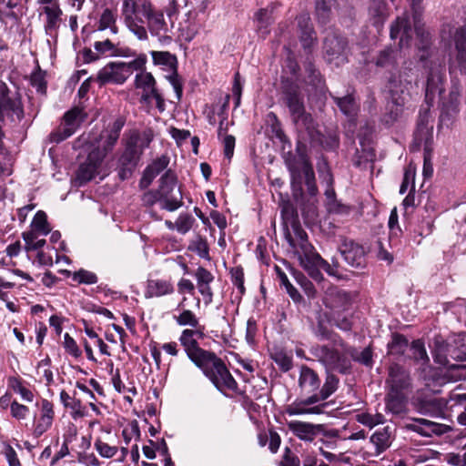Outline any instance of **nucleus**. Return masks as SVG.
I'll return each mask as SVG.
<instances>
[{"label": "nucleus", "mask_w": 466, "mask_h": 466, "mask_svg": "<svg viewBox=\"0 0 466 466\" xmlns=\"http://www.w3.org/2000/svg\"><path fill=\"white\" fill-rule=\"evenodd\" d=\"M461 92L458 86L452 85L448 97L442 102L440 116L441 124L451 122L459 112Z\"/></svg>", "instance_id": "27"}, {"label": "nucleus", "mask_w": 466, "mask_h": 466, "mask_svg": "<svg viewBox=\"0 0 466 466\" xmlns=\"http://www.w3.org/2000/svg\"><path fill=\"white\" fill-rule=\"evenodd\" d=\"M396 62V52L391 48H387L380 52L375 64L377 66L389 67L394 66Z\"/></svg>", "instance_id": "60"}, {"label": "nucleus", "mask_w": 466, "mask_h": 466, "mask_svg": "<svg viewBox=\"0 0 466 466\" xmlns=\"http://www.w3.org/2000/svg\"><path fill=\"white\" fill-rule=\"evenodd\" d=\"M36 406L39 407V417L35 416L33 435L39 438L52 427L55 410L54 404L46 399H42L39 403H36Z\"/></svg>", "instance_id": "19"}, {"label": "nucleus", "mask_w": 466, "mask_h": 466, "mask_svg": "<svg viewBox=\"0 0 466 466\" xmlns=\"http://www.w3.org/2000/svg\"><path fill=\"white\" fill-rule=\"evenodd\" d=\"M72 279L78 284L92 285L97 282L98 278L94 272L79 269L73 273Z\"/></svg>", "instance_id": "62"}, {"label": "nucleus", "mask_w": 466, "mask_h": 466, "mask_svg": "<svg viewBox=\"0 0 466 466\" xmlns=\"http://www.w3.org/2000/svg\"><path fill=\"white\" fill-rule=\"evenodd\" d=\"M281 101L288 107L290 118L298 128L308 132L314 129V119L306 111L304 95L299 84L284 81L281 86Z\"/></svg>", "instance_id": "3"}, {"label": "nucleus", "mask_w": 466, "mask_h": 466, "mask_svg": "<svg viewBox=\"0 0 466 466\" xmlns=\"http://www.w3.org/2000/svg\"><path fill=\"white\" fill-rule=\"evenodd\" d=\"M94 446L98 454L101 457L106 459L113 458L118 451V448L116 446L109 445L101 439H96L94 443Z\"/></svg>", "instance_id": "61"}, {"label": "nucleus", "mask_w": 466, "mask_h": 466, "mask_svg": "<svg viewBox=\"0 0 466 466\" xmlns=\"http://www.w3.org/2000/svg\"><path fill=\"white\" fill-rule=\"evenodd\" d=\"M174 292L171 281L166 279H149L145 292L146 298L162 297Z\"/></svg>", "instance_id": "34"}, {"label": "nucleus", "mask_w": 466, "mask_h": 466, "mask_svg": "<svg viewBox=\"0 0 466 466\" xmlns=\"http://www.w3.org/2000/svg\"><path fill=\"white\" fill-rule=\"evenodd\" d=\"M8 386L15 392L20 394L22 399L25 401H33L34 393L25 387L23 380L19 377H9L8 378Z\"/></svg>", "instance_id": "52"}, {"label": "nucleus", "mask_w": 466, "mask_h": 466, "mask_svg": "<svg viewBox=\"0 0 466 466\" xmlns=\"http://www.w3.org/2000/svg\"><path fill=\"white\" fill-rule=\"evenodd\" d=\"M117 14L116 10L106 8L98 20L97 30L104 31L109 29L113 35L118 33V27L116 25Z\"/></svg>", "instance_id": "42"}, {"label": "nucleus", "mask_w": 466, "mask_h": 466, "mask_svg": "<svg viewBox=\"0 0 466 466\" xmlns=\"http://www.w3.org/2000/svg\"><path fill=\"white\" fill-rule=\"evenodd\" d=\"M339 252L345 262L353 269L361 270L367 266L364 248L353 240H344L339 246Z\"/></svg>", "instance_id": "15"}, {"label": "nucleus", "mask_w": 466, "mask_h": 466, "mask_svg": "<svg viewBox=\"0 0 466 466\" xmlns=\"http://www.w3.org/2000/svg\"><path fill=\"white\" fill-rule=\"evenodd\" d=\"M405 429L417 432L423 437L441 435L448 431L447 425L420 418L410 419V422L405 425Z\"/></svg>", "instance_id": "24"}, {"label": "nucleus", "mask_w": 466, "mask_h": 466, "mask_svg": "<svg viewBox=\"0 0 466 466\" xmlns=\"http://www.w3.org/2000/svg\"><path fill=\"white\" fill-rule=\"evenodd\" d=\"M333 340L341 348V350L329 345L316 344L310 348L309 352L326 370H336L343 374L348 373L351 369L350 359L346 354L348 345L339 338Z\"/></svg>", "instance_id": "5"}, {"label": "nucleus", "mask_w": 466, "mask_h": 466, "mask_svg": "<svg viewBox=\"0 0 466 466\" xmlns=\"http://www.w3.org/2000/svg\"><path fill=\"white\" fill-rule=\"evenodd\" d=\"M104 156L98 151L90 152L85 162L80 164L76 173V182L83 186L91 181L98 173Z\"/></svg>", "instance_id": "16"}, {"label": "nucleus", "mask_w": 466, "mask_h": 466, "mask_svg": "<svg viewBox=\"0 0 466 466\" xmlns=\"http://www.w3.org/2000/svg\"><path fill=\"white\" fill-rule=\"evenodd\" d=\"M408 393L390 390L385 397V409L393 415H403L407 412Z\"/></svg>", "instance_id": "29"}, {"label": "nucleus", "mask_w": 466, "mask_h": 466, "mask_svg": "<svg viewBox=\"0 0 466 466\" xmlns=\"http://www.w3.org/2000/svg\"><path fill=\"white\" fill-rule=\"evenodd\" d=\"M451 57L461 72H466V21L451 35Z\"/></svg>", "instance_id": "18"}, {"label": "nucleus", "mask_w": 466, "mask_h": 466, "mask_svg": "<svg viewBox=\"0 0 466 466\" xmlns=\"http://www.w3.org/2000/svg\"><path fill=\"white\" fill-rule=\"evenodd\" d=\"M412 28L407 15L400 16L390 26L391 39L400 38L399 46L400 48L409 46L412 37Z\"/></svg>", "instance_id": "28"}, {"label": "nucleus", "mask_w": 466, "mask_h": 466, "mask_svg": "<svg viewBox=\"0 0 466 466\" xmlns=\"http://www.w3.org/2000/svg\"><path fill=\"white\" fill-rule=\"evenodd\" d=\"M299 30V40L302 47L310 53L317 43V35L313 28L309 14H301L297 17Z\"/></svg>", "instance_id": "26"}, {"label": "nucleus", "mask_w": 466, "mask_h": 466, "mask_svg": "<svg viewBox=\"0 0 466 466\" xmlns=\"http://www.w3.org/2000/svg\"><path fill=\"white\" fill-rule=\"evenodd\" d=\"M188 249L197 253L202 258L210 259L208 241L200 235L196 236V238L190 241Z\"/></svg>", "instance_id": "51"}, {"label": "nucleus", "mask_w": 466, "mask_h": 466, "mask_svg": "<svg viewBox=\"0 0 466 466\" xmlns=\"http://www.w3.org/2000/svg\"><path fill=\"white\" fill-rule=\"evenodd\" d=\"M414 73L411 68H405L398 76L389 78L388 87L392 103L396 106L395 111L391 110L392 118L397 119L402 112V107L409 101L410 90L414 81Z\"/></svg>", "instance_id": "6"}, {"label": "nucleus", "mask_w": 466, "mask_h": 466, "mask_svg": "<svg viewBox=\"0 0 466 466\" xmlns=\"http://www.w3.org/2000/svg\"><path fill=\"white\" fill-rule=\"evenodd\" d=\"M153 62L156 65L167 66L169 68L176 69L177 60L176 56L167 51H152L151 52Z\"/></svg>", "instance_id": "54"}, {"label": "nucleus", "mask_w": 466, "mask_h": 466, "mask_svg": "<svg viewBox=\"0 0 466 466\" xmlns=\"http://www.w3.org/2000/svg\"><path fill=\"white\" fill-rule=\"evenodd\" d=\"M280 213L282 218L284 238H286V232H291L293 237L306 232L299 220L298 212L291 202L282 201L280 203Z\"/></svg>", "instance_id": "23"}, {"label": "nucleus", "mask_w": 466, "mask_h": 466, "mask_svg": "<svg viewBox=\"0 0 466 466\" xmlns=\"http://www.w3.org/2000/svg\"><path fill=\"white\" fill-rule=\"evenodd\" d=\"M347 357L352 359L367 367H371L373 364L372 350L370 347L365 348L363 350L359 351L356 348L348 346L346 349Z\"/></svg>", "instance_id": "44"}, {"label": "nucleus", "mask_w": 466, "mask_h": 466, "mask_svg": "<svg viewBox=\"0 0 466 466\" xmlns=\"http://www.w3.org/2000/svg\"><path fill=\"white\" fill-rule=\"evenodd\" d=\"M125 125V121L122 117L116 119L111 125L108 126L105 131L103 137L105 138L103 150L105 155L111 151L119 138L120 132Z\"/></svg>", "instance_id": "36"}, {"label": "nucleus", "mask_w": 466, "mask_h": 466, "mask_svg": "<svg viewBox=\"0 0 466 466\" xmlns=\"http://www.w3.org/2000/svg\"><path fill=\"white\" fill-rule=\"evenodd\" d=\"M179 326H190L196 329L199 328V321L197 316L189 309H184L178 316L175 317Z\"/></svg>", "instance_id": "58"}, {"label": "nucleus", "mask_w": 466, "mask_h": 466, "mask_svg": "<svg viewBox=\"0 0 466 466\" xmlns=\"http://www.w3.org/2000/svg\"><path fill=\"white\" fill-rule=\"evenodd\" d=\"M204 338L202 329H186L178 339L187 358L220 391H236L238 383L230 374L225 362L213 351L202 349L198 339Z\"/></svg>", "instance_id": "2"}, {"label": "nucleus", "mask_w": 466, "mask_h": 466, "mask_svg": "<svg viewBox=\"0 0 466 466\" xmlns=\"http://www.w3.org/2000/svg\"><path fill=\"white\" fill-rule=\"evenodd\" d=\"M327 178H328V184L329 187L325 190V197H326V207L329 212L332 213H341L344 212L346 207L342 204H340L336 199V193L334 188L332 187V177L330 173H327Z\"/></svg>", "instance_id": "43"}, {"label": "nucleus", "mask_w": 466, "mask_h": 466, "mask_svg": "<svg viewBox=\"0 0 466 466\" xmlns=\"http://www.w3.org/2000/svg\"><path fill=\"white\" fill-rule=\"evenodd\" d=\"M168 164L169 157L167 156L163 155L156 158L144 170L143 176L139 181V187L143 189L148 187L154 178L165 170Z\"/></svg>", "instance_id": "31"}, {"label": "nucleus", "mask_w": 466, "mask_h": 466, "mask_svg": "<svg viewBox=\"0 0 466 466\" xmlns=\"http://www.w3.org/2000/svg\"><path fill=\"white\" fill-rule=\"evenodd\" d=\"M409 345L407 338L399 333L392 335L391 341L388 344L390 354L402 355L406 351Z\"/></svg>", "instance_id": "56"}, {"label": "nucleus", "mask_w": 466, "mask_h": 466, "mask_svg": "<svg viewBox=\"0 0 466 466\" xmlns=\"http://www.w3.org/2000/svg\"><path fill=\"white\" fill-rule=\"evenodd\" d=\"M60 401L65 408L71 410V417L77 420L86 416V407L79 399L70 396L66 390L60 392Z\"/></svg>", "instance_id": "37"}, {"label": "nucleus", "mask_w": 466, "mask_h": 466, "mask_svg": "<svg viewBox=\"0 0 466 466\" xmlns=\"http://www.w3.org/2000/svg\"><path fill=\"white\" fill-rule=\"evenodd\" d=\"M138 140L137 136H133L127 140L125 150L119 158L120 166L137 167L142 154V149L138 147Z\"/></svg>", "instance_id": "32"}, {"label": "nucleus", "mask_w": 466, "mask_h": 466, "mask_svg": "<svg viewBox=\"0 0 466 466\" xmlns=\"http://www.w3.org/2000/svg\"><path fill=\"white\" fill-rule=\"evenodd\" d=\"M333 5L334 0L316 1V15L319 24L326 25L329 21Z\"/></svg>", "instance_id": "49"}, {"label": "nucleus", "mask_w": 466, "mask_h": 466, "mask_svg": "<svg viewBox=\"0 0 466 466\" xmlns=\"http://www.w3.org/2000/svg\"><path fill=\"white\" fill-rule=\"evenodd\" d=\"M44 13L46 15V30H55L58 27L61 15L63 14L59 3H55L53 5H46Z\"/></svg>", "instance_id": "45"}, {"label": "nucleus", "mask_w": 466, "mask_h": 466, "mask_svg": "<svg viewBox=\"0 0 466 466\" xmlns=\"http://www.w3.org/2000/svg\"><path fill=\"white\" fill-rule=\"evenodd\" d=\"M135 87L141 89L140 103L150 106L152 100L156 101V106L159 112H164L166 104L163 95L157 87V82L149 72H139L136 75L134 81Z\"/></svg>", "instance_id": "11"}, {"label": "nucleus", "mask_w": 466, "mask_h": 466, "mask_svg": "<svg viewBox=\"0 0 466 466\" xmlns=\"http://www.w3.org/2000/svg\"><path fill=\"white\" fill-rule=\"evenodd\" d=\"M30 83L38 93L46 95V81L45 78V73L40 69L32 73L30 77Z\"/></svg>", "instance_id": "63"}, {"label": "nucleus", "mask_w": 466, "mask_h": 466, "mask_svg": "<svg viewBox=\"0 0 466 466\" xmlns=\"http://www.w3.org/2000/svg\"><path fill=\"white\" fill-rule=\"evenodd\" d=\"M347 46V41L344 37L334 33L329 34L324 40V51L329 60L341 56Z\"/></svg>", "instance_id": "33"}, {"label": "nucleus", "mask_w": 466, "mask_h": 466, "mask_svg": "<svg viewBox=\"0 0 466 466\" xmlns=\"http://www.w3.org/2000/svg\"><path fill=\"white\" fill-rule=\"evenodd\" d=\"M194 222L195 218L190 214H180L176 220V229L180 234H186L191 229Z\"/></svg>", "instance_id": "64"}, {"label": "nucleus", "mask_w": 466, "mask_h": 466, "mask_svg": "<svg viewBox=\"0 0 466 466\" xmlns=\"http://www.w3.org/2000/svg\"><path fill=\"white\" fill-rule=\"evenodd\" d=\"M5 116L19 123L25 112L19 94L12 92L5 83H0V118Z\"/></svg>", "instance_id": "13"}, {"label": "nucleus", "mask_w": 466, "mask_h": 466, "mask_svg": "<svg viewBox=\"0 0 466 466\" xmlns=\"http://www.w3.org/2000/svg\"><path fill=\"white\" fill-rule=\"evenodd\" d=\"M86 118L84 109L75 106L64 114L60 126L49 135L53 143H60L70 137Z\"/></svg>", "instance_id": "12"}, {"label": "nucleus", "mask_w": 466, "mask_h": 466, "mask_svg": "<svg viewBox=\"0 0 466 466\" xmlns=\"http://www.w3.org/2000/svg\"><path fill=\"white\" fill-rule=\"evenodd\" d=\"M158 193L161 198L162 208L168 211H175L179 208L182 202L180 188H177V176L171 169H168L159 179Z\"/></svg>", "instance_id": "10"}, {"label": "nucleus", "mask_w": 466, "mask_h": 466, "mask_svg": "<svg viewBox=\"0 0 466 466\" xmlns=\"http://www.w3.org/2000/svg\"><path fill=\"white\" fill-rule=\"evenodd\" d=\"M271 358L283 372L289 371L293 366L292 357L283 350L272 353Z\"/></svg>", "instance_id": "59"}, {"label": "nucleus", "mask_w": 466, "mask_h": 466, "mask_svg": "<svg viewBox=\"0 0 466 466\" xmlns=\"http://www.w3.org/2000/svg\"><path fill=\"white\" fill-rule=\"evenodd\" d=\"M370 442L375 447V455L385 451L391 444V435L389 427L377 430L370 437Z\"/></svg>", "instance_id": "38"}, {"label": "nucleus", "mask_w": 466, "mask_h": 466, "mask_svg": "<svg viewBox=\"0 0 466 466\" xmlns=\"http://www.w3.org/2000/svg\"><path fill=\"white\" fill-rule=\"evenodd\" d=\"M450 357L459 361H466V332L454 337L452 343L447 346Z\"/></svg>", "instance_id": "39"}, {"label": "nucleus", "mask_w": 466, "mask_h": 466, "mask_svg": "<svg viewBox=\"0 0 466 466\" xmlns=\"http://www.w3.org/2000/svg\"><path fill=\"white\" fill-rule=\"evenodd\" d=\"M386 385L390 390L407 392L411 389L410 371L400 364L393 363L389 367Z\"/></svg>", "instance_id": "17"}, {"label": "nucleus", "mask_w": 466, "mask_h": 466, "mask_svg": "<svg viewBox=\"0 0 466 466\" xmlns=\"http://www.w3.org/2000/svg\"><path fill=\"white\" fill-rule=\"evenodd\" d=\"M43 237L40 233L29 229L22 233V238L25 241V249L26 251L39 250L46 245V239L40 238Z\"/></svg>", "instance_id": "46"}, {"label": "nucleus", "mask_w": 466, "mask_h": 466, "mask_svg": "<svg viewBox=\"0 0 466 466\" xmlns=\"http://www.w3.org/2000/svg\"><path fill=\"white\" fill-rule=\"evenodd\" d=\"M308 83L314 86L319 92H323L325 90V83L322 79V76L319 70L315 67V66L309 62L305 67Z\"/></svg>", "instance_id": "50"}, {"label": "nucleus", "mask_w": 466, "mask_h": 466, "mask_svg": "<svg viewBox=\"0 0 466 466\" xmlns=\"http://www.w3.org/2000/svg\"><path fill=\"white\" fill-rule=\"evenodd\" d=\"M94 48L99 56L108 55L111 56H127L129 52L128 48H122L109 39L96 41L94 43Z\"/></svg>", "instance_id": "40"}, {"label": "nucleus", "mask_w": 466, "mask_h": 466, "mask_svg": "<svg viewBox=\"0 0 466 466\" xmlns=\"http://www.w3.org/2000/svg\"><path fill=\"white\" fill-rule=\"evenodd\" d=\"M326 316L319 315L317 319V324L313 328L314 335L321 340L334 339V333L326 324Z\"/></svg>", "instance_id": "55"}, {"label": "nucleus", "mask_w": 466, "mask_h": 466, "mask_svg": "<svg viewBox=\"0 0 466 466\" xmlns=\"http://www.w3.org/2000/svg\"><path fill=\"white\" fill-rule=\"evenodd\" d=\"M412 406L421 415L441 417L446 406V401L433 396L420 395L413 400Z\"/></svg>", "instance_id": "21"}, {"label": "nucleus", "mask_w": 466, "mask_h": 466, "mask_svg": "<svg viewBox=\"0 0 466 466\" xmlns=\"http://www.w3.org/2000/svg\"><path fill=\"white\" fill-rule=\"evenodd\" d=\"M154 7L151 0H123L121 16L127 27L140 41L148 40L144 19Z\"/></svg>", "instance_id": "4"}, {"label": "nucleus", "mask_w": 466, "mask_h": 466, "mask_svg": "<svg viewBox=\"0 0 466 466\" xmlns=\"http://www.w3.org/2000/svg\"><path fill=\"white\" fill-rule=\"evenodd\" d=\"M172 10H167V17L161 9H152V12L145 18L147 33L156 37L163 45H169L174 35V21L172 20Z\"/></svg>", "instance_id": "8"}, {"label": "nucleus", "mask_w": 466, "mask_h": 466, "mask_svg": "<svg viewBox=\"0 0 466 466\" xmlns=\"http://www.w3.org/2000/svg\"><path fill=\"white\" fill-rule=\"evenodd\" d=\"M369 15L372 24L380 29L389 16V10L384 0H370Z\"/></svg>", "instance_id": "35"}, {"label": "nucleus", "mask_w": 466, "mask_h": 466, "mask_svg": "<svg viewBox=\"0 0 466 466\" xmlns=\"http://www.w3.org/2000/svg\"><path fill=\"white\" fill-rule=\"evenodd\" d=\"M410 350L412 352V358L416 362L420 363L421 365H425L429 362L430 359L424 343L420 339L412 341Z\"/></svg>", "instance_id": "57"}, {"label": "nucleus", "mask_w": 466, "mask_h": 466, "mask_svg": "<svg viewBox=\"0 0 466 466\" xmlns=\"http://www.w3.org/2000/svg\"><path fill=\"white\" fill-rule=\"evenodd\" d=\"M286 240L289 247L298 256L300 265L303 268L309 266H320L324 258L315 250L314 247L309 242L308 235L303 232L300 235L293 237L291 232H286Z\"/></svg>", "instance_id": "9"}, {"label": "nucleus", "mask_w": 466, "mask_h": 466, "mask_svg": "<svg viewBox=\"0 0 466 466\" xmlns=\"http://www.w3.org/2000/svg\"><path fill=\"white\" fill-rule=\"evenodd\" d=\"M289 430L298 439L311 442L317 435L324 431V425L313 424L300 420H291L287 423Z\"/></svg>", "instance_id": "25"}, {"label": "nucleus", "mask_w": 466, "mask_h": 466, "mask_svg": "<svg viewBox=\"0 0 466 466\" xmlns=\"http://www.w3.org/2000/svg\"><path fill=\"white\" fill-rule=\"evenodd\" d=\"M421 0H413L412 6L414 9L413 22L416 35L420 40V48H425L430 43V33L425 30L424 25L421 23L420 14L416 10V6L420 5Z\"/></svg>", "instance_id": "41"}, {"label": "nucleus", "mask_w": 466, "mask_h": 466, "mask_svg": "<svg viewBox=\"0 0 466 466\" xmlns=\"http://www.w3.org/2000/svg\"><path fill=\"white\" fill-rule=\"evenodd\" d=\"M336 375L328 373L323 385L321 380L313 369L302 365L299 369L298 386L305 398H297L287 405L285 412L289 416L320 415L325 412L329 403L325 400L330 397L339 386Z\"/></svg>", "instance_id": "1"}, {"label": "nucleus", "mask_w": 466, "mask_h": 466, "mask_svg": "<svg viewBox=\"0 0 466 466\" xmlns=\"http://www.w3.org/2000/svg\"><path fill=\"white\" fill-rule=\"evenodd\" d=\"M129 77V71L123 62H110L97 73L96 80L100 84H123Z\"/></svg>", "instance_id": "20"}, {"label": "nucleus", "mask_w": 466, "mask_h": 466, "mask_svg": "<svg viewBox=\"0 0 466 466\" xmlns=\"http://www.w3.org/2000/svg\"><path fill=\"white\" fill-rule=\"evenodd\" d=\"M289 170L290 172L291 187L295 198L298 199L303 196V180L310 196L314 197L318 194L314 170L307 159L300 158L294 163H289Z\"/></svg>", "instance_id": "7"}, {"label": "nucleus", "mask_w": 466, "mask_h": 466, "mask_svg": "<svg viewBox=\"0 0 466 466\" xmlns=\"http://www.w3.org/2000/svg\"><path fill=\"white\" fill-rule=\"evenodd\" d=\"M445 80L446 75L443 66L433 65L431 66L425 87V100L429 106L432 105L437 95L443 93Z\"/></svg>", "instance_id": "14"}, {"label": "nucleus", "mask_w": 466, "mask_h": 466, "mask_svg": "<svg viewBox=\"0 0 466 466\" xmlns=\"http://www.w3.org/2000/svg\"><path fill=\"white\" fill-rule=\"evenodd\" d=\"M258 31L267 35L269 33V26L273 23L272 14L267 8L259 9L255 15Z\"/></svg>", "instance_id": "47"}, {"label": "nucleus", "mask_w": 466, "mask_h": 466, "mask_svg": "<svg viewBox=\"0 0 466 466\" xmlns=\"http://www.w3.org/2000/svg\"><path fill=\"white\" fill-rule=\"evenodd\" d=\"M332 98L344 115L353 116L356 114L357 106L352 96L350 95L343 97L332 96Z\"/></svg>", "instance_id": "53"}, {"label": "nucleus", "mask_w": 466, "mask_h": 466, "mask_svg": "<svg viewBox=\"0 0 466 466\" xmlns=\"http://www.w3.org/2000/svg\"><path fill=\"white\" fill-rule=\"evenodd\" d=\"M323 302L334 313H339L350 308L352 298L350 292L332 287L326 291Z\"/></svg>", "instance_id": "22"}, {"label": "nucleus", "mask_w": 466, "mask_h": 466, "mask_svg": "<svg viewBox=\"0 0 466 466\" xmlns=\"http://www.w3.org/2000/svg\"><path fill=\"white\" fill-rule=\"evenodd\" d=\"M433 126L430 124L429 110L420 112L417 123V127L414 132V140L416 144L420 145L424 143V147H429L432 140Z\"/></svg>", "instance_id": "30"}, {"label": "nucleus", "mask_w": 466, "mask_h": 466, "mask_svg": "<svg viewBox=\"0 0 466 466\" xmlns=\"http://www.w3.org/2000/svg\"><path fill=\"white\" fill-rule=\"evenodd\" d=\"M30 229L40 233L42 236H46L51 232V227L47 222V216L46 212L38 210L30 225Z\"/></svg>", "instance_id": "48"}]
</instances>
